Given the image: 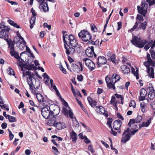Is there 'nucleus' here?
<instances>
[{"label": "nucleus", "mask_w": 155, "mask_h": 155, "mask_svg": "<svg viewBox=\"0 0 155 155\" xmlns=\"http://www.w3.org/2000/svg\"><path fill=\"white\" fill-rule=\"evenodd\" d=\"M83 61L85 62L86 65L91 71H92L95 68V64L91 60L88 58H84Z\"/></svg>", "instance_id": "14"}, {"label": "nucleus", "mask_w": 155, "mask_h": 155, "mask_svg": "<svg viewBox=\"0 0 155 155\" xmlns=\"http://www.w3.org/2000/svg\"><path fill=\"white\" fill-rule=\"evenodd\" d=\"M151 118L150 117L149 118V119L146 122H144L142 123V124H141V126L142 127H148L150 124L151 122Z\"/></svg>", "instance_id": "30"}, {"label": "nucleus", "mask_w": 155, "mask_h": 155, "mask_svg": "<svg viewBox=\"0 0 155 155\" xmlns=\"http://www.w3.org/2000/svg\"><path fill=\"white\" fill-rule=\"evenodd\" d=\"M130 128H128L125 130L123 134L121 141L124 143H125L127 141L129 140L131 137V134L130 133Z\"/></svg>", "instance_id": "11"}, {"label": "nucleus", "mask_w": 155, "mask_h": 155, "mask_svg": "<svg viewBox=\"0 0 155 155\" xmlns=\"http://www.w3.org/2000/svg\"><path fill=\"white\" fill-rule=\"evenodd\" d=\"M130 42L135 46L141 48L143 47L147 43V40H142L140 38H139L136 36H134L133 37Z\"/></svg>", "instance_id": "6"}, {"label": "nucleus", "mask_w": 155, "mask_h": 155, "mask_svg": "<svg viewBox=\"0 0 155 155\" xmlns=\"http://www.w3.org/2000/svg\"><path fill=\"white\" fill-rule=\"evenodd\" d=\"M112 121V118H109V119L107 121V125L109 126V127H112L111 125Z\"/></svg>", "instance_id": "45"}, {"label": "nucleus", "mask_w": 155, "mask_h": 155, "mask_svg": "<svg viewBox=\"0 0 155 155\" xmlns=\"http://www.w3.org/2000/svg\"><path fill=\"white\" fill-rule=\"evenodd\" d=\"M148 96L150 100H153L154 98H155V92H149Z\"/></svg>", "instance_id": "35"}, {"label": "nucleus", "mask_w": 155, "mask_h": 155, "mask_svg": "<svg viewBox=\"0 0 155 155\" xmlns=\"http://www.w3.org/2000/svg\"><path fill=\"white\" fill-rule=\"evenodd\" d=\"M110 128H111V131H110L111 134H112L113 135H114V136L116 135L117 133L116 132L114 131L113 130L112 127Z\"/></svg>", "instance_id": "60"}, {"label": "nucleus", "mask_w": 155, "mask_h": 155, "mask_svg": "<svg viewBox=\"0 0 155 155\" xmlns=\"http://www.w3.org/2000/svg\"><path fill=\"white\" fill-rule=\"evenodd\" d=\"M39 8L43 9L44 12H48L49 11V8L47 2H45L39 5Z\"/></svg>", "instance_id": "24"}, {"label": "nucleus", "mask_w": 155, "mask_h": 155, "mask_svg": "<svg viewBox=\"0 0 155 155\" xmlns=\"http://www.w3.org/2000/svg\"><path fill=\"white\" fill-rule=\"evenodd\" d=\"M107 62L106 58L103 56H99L97 58V64L99 67H100L101 65L106 64Z\"/></svg>", "instance_id": "18"}, {"label": "nucleus", "mask_w": 155, "mask_h": 155, "mask_svg": "<svg viewBox=\"0 0 155 155\" xmlns=\"http://www.w3.org/2000/svg\"><path fill=\"white\" fill-rule=\"evenodd\" d=\"M8 130L9 132V140H12L14 137V135L12 134L11 131L9 129H8Z\"/></svg>", "instance_id": "43"}, {"label": "nucleus", "mask_w": 155, "mask_h": 155, "mask_svg": "<svg viewBox=\"0 0 155 155\" xmlns=\"http://www.w3.org/2000/svg\"><path fill=\"white\" fill-rule=\"evenodd\" d=\"M122 122L119 120H117L114 121L113 124V127L115 130H119L120 127Z\"/></svg>", "instance_id": "19"}, {"label": "nucleus", "mask_w": 155, "mask_h": 155, "mask_svg": "<svg viewBox=\"0 0 155 155\" xmlns=\"http://www.w3.org/2000/svg\"><path fill=\"white\" fill-rule=\"evenodd\" d=\"M36 17H31L30 20V28L31 29L33 27V25L35 24V22Z\"/></svg>", "instance_id": "32"}, {"label": "nucleus", "mask_w": 155, "mask_h": 155, "mask_svg": "<svg viewBox=\"0 0 155 155\" xmlns=\"http://www.w3.org/2000/svg\"><path fill=\"white\" fill-rule=\"evenodd\" d=\"M136 102L134 100H132L130 101L129 105L130 107H132L133 108H135L136 107Z\"/></svg>", "instance_id": "39"}, {"label": "nucleus", "mask_w": 155, "mask_h": 155, "mask_svg": "<svg viewBox=\"0 0 155 155\" xmlns=\"http://www.w3.org/2000/svg\"><path fill=\"white\" fill-rule=\"evenodd\" d=\"M68 114L69 115V117L73 119V114L72 111V110H69V112H68Z\"/></svg>", "instance_id": "49"}, {"label": "nucleus", "mask_w": 155, "mask_h": 155, "mask_svg": "<svg viewBox=\"0 0 155 155\" xmlns=\"http://www.w3.org/2000/svg\"><path fill=\"white\" fill-rule=\"evenodd\" d=\"M120 77L117 74L114 73L113 74L111 77L110 76L107 75L105 78V80L107 87L109 89H115V84L119 81Z\"/></svg>", "instance_id": "4"}, {"label": "nucleus", "mask_w": 155, "mask_h": 155, "mask_svg": "<svg viewBox=\"0 0 155 155\" xmlns=\"http://www.w3.org/2000/svg\"><path fill=\"white\" fill-rule=\"evenodd\" d=\"M64 107H63L62 109L63 113L65 116H68L69 110L71 109L70 108L67 102L65 101L64 103Z\"/></svg>", "instance_id": "22"}, {"label": "nucleus", "mask_w": 155, "mask_h": 155, "mask_svg": "<svg viewBox=\"0 0 155 155\" xmlns=\"http://www.w3.org/2000/svg\"><path fill=\"white\" fill-rule=\"evenodd\" d=\"M9 28L8 27H5L4 29H2L0 31V38H3L5 37L6 35V32H9Z\"/></svg>", "instance_id": "23"}, {"label": "nucleus", "mask_w": 155, "mask_h": 155, "mask_svg": "<svg viewBox=\"0 0 155 155\" xmlns=\"http://www.w3.org/2000/svg\"><path fill=\"white\" fill-rule=\"evenodd\" d=\"M42 102H43V106H45L44 107H49L51 105L50 101L46 97H45V99L43 100Z\"/></svg>", "instance_id": "26"}, {"label": "nucleus", "mask_w": 155, "mask_h": 155, "mask_svg": "<svg viewBox=\"0 0 155 155\" xmlns=\"http://www.w3.org/2000/svg\"><path fill=\"white\" fill-rule=\"evenodd\" d=\"M8 118V119L9 121L10 122H13L16 121V118L15 117L10 116L9 115H7Z\"/></svg>", "instance_id": "37"}, {"label": "nucleus", "mask_w": 155, "mask_h": 155, "mask_svg": "<svg viewBox=\"0 0 155 155\" xmlns=\"http://www.w3.org/2000/svg\"><path fill=\"white\" fill-rule=\"evenodd\" d=\"M60 69L64 74L66 73V71L65 69H64L62 65H61L60 67Z\"/></svg>", "instance_id": "53"}, {"label": "nucleus", "mask_w": 155, "mask_h": 155, "mask_svg": "<svg viewBox=\"0 0 155 155\" xmlns=\"http://www.w3.org/2000/svg\"><path fill=\"white\" fill-rule=\"evenodd\" d=\"M23 74V77L26 76V77L27 81L31 89L33 90V88L37 89L39 88L40 85V81L34 77L35 75L33 73L29 71H24Z\"/></svg>", "instance_id": "3"}, {"label": "nucleus", "mask_w": 155, "mask_h": 155, "mask_svg": "<svg viewBox=\"0 0 155 155\" xmlns=\"http://www.w3.org/2000/svg\"><path fill=\"white\" fill-rule=\"evenodd\" d=\"M146 25L147 23L146 22L141 23V24L140 27L142 28L143 30H144L146 29Z\"/></svg>", "instance_id": "48"}, {"label": "nucleus", "mask_w": 155, "mask_h": 155, "mask_svg": "<svg viewBox=\"0 0 155 155\" xmlns=\"http://www.w3.org/2000/svg\"><path fill=\"white\" fill-rule=\"evenodd\" d=\"M78 64L80 68L78 65L76 64H75L74 66V68L77 69L76 70H75L74 71L77 72H78L79 71H82L83 70V66L81 62H79Z\"/></svg>", "instance_id": "28"}, {"label": "nucleus", "mask_w": 155, "mask_h": 155, "mask_svg": "<svg viewBox=\"0 0 155 155\" xmlns=\"http://www.w3.org/2000/svg\"><path fill=\"white\" fill-rule=\"evenodd\" d=\"M117 115L118 118L122 120H124V118L120 114L118 113L117 114Z\"/></svg>", "instance_id": "63"}, {"label": "nucleus", "mask_w": 155, "mask_h": 155, "mask_svg": "<svg viewBox=\"0 0 155 155\" xmlns=\"http://www.w3.org/2000/svg\"><path fill=\"white\" fill-rule=\"evenodd\" d=\"M148 4L149 6L155 4V0H146L143 1L141 3V6L138 5L137 8L138 13L145 16L147 13Z\"/></svg>", "instance_id": "5"}, {"label": "nucleus", "mask_w": 155, "mask_h": 155, "mask_svg": "<svg viewBox=\"0 0 155 155\" xmlns=\"http://www.w3.org/2000/svg\"><path fill=\"white\" fill-rule=\"evenodd\" d=\"M84 141L86 143H91V141L86 136L84 137Z\"/></svg>", "instance_id": "54"}, {"label": "nucleus", "mask_w": 155, "mask_h": 155, "mask_svg": "<svg viewBox=\"0 0 155 155\" xmlns=\"http://www.w3.org/2000/svg\"><path fill=\"white\" fill-rule=\"evenodd\" d=\"M91 29L92 31H94V32H96L97 31V29L96 26L94 25H91Z\"/></svg>", "instance_id": "56"}, {"label": "nucleus", "mask_w": 155, "mask_h": 155, "mask_svg": "<svg viewBox=\"0 0 155 155\" xmlns=\"http://www.w3.org/2000/svg\"><path fill=\"white\" fill-rule=\"evenodd\" d=\"M146 89L147 91L149 90L150 91L149 92H154V90L152 84L150 83L149 84L148 86V87Z\"/></svg>", "instance_id": "34"}, {"label": "nucleus", "mask_w": 155, "mask_h": 155, "mask_svg": "<svg viewBox=\"0 0 155 155\" xmlns=\"http://www.w3.org/2000/svg\"><path fill=\"white\" fill-rule=\"evenodd\" d=\"M31 12L32 13V17H36V14L35 11L34 10L33 8H31Z\"/></svg>", "instance_id": "55"}, {"label": "nucleus", "mask_w": 155, "mask_h": 155, "mask_svg": "<svg viewBox=\"0 0 155 155\" xmlns=\"http://www.w3.org/2000/svg\"><path fill=\"white\" fill-rule=\"evenodd\" d=\"M137 18L140 21H143V16L140 15H137Z\"/></svg>", "instance_id": "59"}, {"label": "nucleus", "mask_w": 155, "mask_h": 155, "mask_svg": "<svg viewBox=\"0 0 155 155\" xmlns=\"http://www.w3.org/2000/svg\"><path fill=\"white\" fill-rule=\"evenodd\" d=\"M140 97L139 100L143 101L145 99V97L147 94V91L144 88H142L140 91Z\"/></svg>", "instance_id": "21"}, {"label": "nucleus", "mask_w": 155, "mask_h": 155, "mask_svg": "<svg viewBox=\"0 0 155 155\" xmlns=\"http://www.w3.org/2000/svg\"><path fill=\"white\" fill-rule=\"evenodd\" d=\"M25 153L26 155H30L31 154V152L30 150L27 149L25 150Z\"/></svg>", "instance_id": "64"}, {"label": "nucleus", "mask_w": 155, "mask_h": 155, "mask_svg": "<svg viewBox=\"0 0 155 155\" xmlns=\"http://www.w3.org/2000/svg\"><path fill=\"white\" fill-rule=\"evenodd\" d=\"M16 34L17 35V36H16V37H17V38H18L19 39V40H20V39H21L22 41H25L24 39V38H23L21 35L18 31H17Z\"/></svg>", "instance_id": "41"}, {"label": "nucleus", "mask_w": 155, "mask_h": 155, "mask_svg": "<svg viewBox=\"0 0 155 155\" xmlns=\"http://www.w3.org/2000/svg\"><path fill=\"white\" fill-rule=\"evenodd\" d=\"M131 72L134 76H136V79H138L139 78L138 76V70L137 69L135 71V69L132 68L131 69Z\"/></svg>", "instance_id": "31"}, {"label": "nucleus", "mask_w": 155, "mask_h": 155, "mask_svg": "<svg viewBox=\"0 0 155 155\" xmlns=\"http://www.w3.org/2000/svg\"><path fill=\"white\" fill-rule=\"evenodd\" d=\"M50 82L51 87L52 88H53V89L56 91V92L57 93V94H58V93L59 94V93L58 92V91L57 90L56 86L54 84H53V80L52 79H51L50 80Z\"/></svg>", "instance_id": "33"}, {"label": "nucleus", "mask_w": 155, "mask_h": 155, "mask_svg": "<svg viewBox=\"0 0 155 155\" xmlns=\"http://www.w3.org/2000/svg\"><path fill=\"white\" fill-rule=\"evenodd\" d=\"M115 96L117 98H120V99H122V98H124L121 95L117 93L115 94Z\"/></svg>", "instance_id": "61"}, {"label": "nucleus", "mask_w": 155, "mask_h": 155, "mask_svg": "<svg viewBox=\"0 0 155 155\" xmlns=\"http://www.w3.org/2000/svg\"><path fill=\"white\" fill-rule=\"evenodd\" d=\"M14 45L11 42L9 43L8 47L10 49V54L12 56H13L16 59H18L19 58L18 53L15 51Z\"/></svg>", "instance_id": "13"}, {"label": "nucleus", "mask_w": 155, "mask_h": 155, "mask_svg": "<svg viewBox=\"0 0 155 155\" xmlns=\"http://www.w3.org/2000/svg\"><path fill=\"white\" fill-rule=\"evenodd\" d=\"M78 36L79 38L85 42H86L90 40L92 38L90 33L87 30H82L78 33Z\"/></svg>", "instance_id": "7"}, {"label": "nucleus", "mask_w": 155, "mask_h": 155, "mask_svg": "<svg viewBox=\"0 0 155 155\" xmlns=\"http://www.w3.org/2000/svg\"><path fill=\"white\" fill-rule=\"evenodd\" d=\"M36 97L39 102H42L45 99V97H44L40 94H37Z\"/></svg>", "instance_id": "29"}, {"label": "nucleus", "mask_w": 155, "mask_h": 155, "mask_svg": "<svg viewBox=\"0 0 155 155\" xmlns=\"http://www.w3.org/2000/svg\"><path fill=\"white\" fill-rule=\"evenodd\" d=\"M52 149H53V152L54 154L55 155H58V151L57 148L54 146L52 147Z\"/></svg>", "instance_id": "42"}, {"label": "nucleus", "mask_w": 155, "mask_h": 155, "mask_svg": "<svg viewBox=\"0 0 155 155\" xmlns=\"http://www.w3.org/2000/svg\"><path fill=\"white\" fill-rule=\"evenodd\" d=\"M14 42L16 44L20 43L18 47L20 49L21 51L23 50L26 46V42L25 41H20V40H17V37H15L14 40Z\"/></svg>", "instance_id": "16"}, {"label": "nucleus", "mask_w": 155, "mask_h": 155, "mask_svg": "<svg viewBox=\"0 0 155 155\" xmlns=\"http://www.w3.org/2000/svg\"><path fill=\"white\" fill-rule=\"evenodd\" d=\"M41 114L42 116L45 119H49L51 120V117H53L54 119V117L51 115V111L47 107H44L42 108Z\"/></svg>", "instance_id": "10"}, {"label": "nucleus", "mask_w": 155, "mask_h": 155, "mask_svg": "<svg viewBox=\"0 0 155 155\" xmlns=\"http://www.w3.org/2000/svg\"><path fill=\"white\" fill-rule=\"evenodd\" d=\"M70 136L72 139V141L73 143H75L78 138V136L76 133L73 130L70 133Z\"/></svg>", "instance_id": "25"}, {"label": "nucleus", "mask_w": 155, "mask_h": 155, "mask_svg": "<svg viewBox=\"0 0 155 155\" xmlns=\"http://www.w3.org/2000/svg\"><path fill=\"white\" fill-rule=\"evenodd\" d=\"M87 100L90 105L92 107H94L97 105V102L95 100H93L91 97H88Z\"/></svg>", "instance_id": "27"}, {"label": "nucleus", "mask_w": 155, "mask_h": 155, "mask_svg": "<svg viewBox=\"0 0 155 155\" xmlns=\"http://www.w3.org/2000/svg\"><path fill=\"white\" fill-rule=\"evenodd\" d=\"M120 71L124 74H127L130 71L129 67L125 64H123L121 66Z\"/></svg>", "instance_id": "20"}, {"label": "nucleus", "mask_w": 155, "mask_h": 155, "mask_svg": "<svg viewBox=\"0 0 155 155\" xmlns=\"http://www.w3.org/2000/svg\"><path fill=\"white\" fill-rule=\"evenodd\" d=\"M48 125L50 126H54L56 127L58 130H61L65 127V125L63 122H58L55 120H49L47 123Z\"/></svg>", "instance_id": "8"}, {"label": "nucleus", "mask_w": 155, "mask_h": 155, "mask_svg": "<svg viewBox=\"0 0 155 155\" xmlns=\"http://www.w3.org/2000/svg\"><path fill=\"white\" fill-rule=\"evenodd\" d=\"M96 110L98 113L104 115L106 117H108V115L105 108L102 106H97L96 107Z\"/></svg>", "instance_id": "17"}, {"label": "nucleus", "mask_w": 155, "mask_h": 155, "mask_svg": "<svg viewBox=\"0 0 155 155\" xmlns=\"http://www.w3.org/2000/svg\"><path fill=\"white\" fill-rule=\"evenodd\" d=\"M110 59L112 62L115 63V56L114 54L112 55L110 57Z\"/></svg>", "instance_id": "51"}, {"label": "nucleus", "mask_w": 155, "mask_h": 155, "mask_svg": "<svg viewBox=\"0 0 155 155\" xmlns=\"http://www.w3.org/2000/svg\"><path fill=\"white\" fill-rule=\"evenodd\" d=\"M77 79L78 81H81L83 80V77L81 74L78 75L77 76Z\"/></svg>", "instance_id": "50"}, {"label": "nucleus", "mask_w": 155, "mask_h": 155, "mask_svg": "<svg viewBox=\"0 0 155 155\" xmlns=\"http://www.w3.org/2000/svg\"><path fill=\"white\" fill-rule=\"evenodd\" d=\"M44 81L45 82V84H49V77L46 73H44Z\"/></svg>", "instance_id": "36"}, {"label": "nucleus", "mask_w": 155, "mask_h": 155, "mask_svg": "<svg viewBox=\"0 0 155 155\" xmlns=\"http://www.w3.org/2000/svg\"><path fill=\"white\" fill-rule=\"evenodd\" d=\"M142 120V117L141 116H138L136 119H130L128 124V125L130 127H132L130 129H133L136 127L137 125L136 123L140 122Z\"/></svg>", "instance_id": "12"}, {"label": "nucleus", "mask_w": 155, "mask_h": 155, "mask_svg": "<svg viewBox=\"0 0 155 155\" xmlns=\"http://www.w3.org/2000/svg\"><path fill=\"white\" fill-rule=\"evenodd\" d=\"M88 150L90 151L91 153H93L94 152V151L93 147V146L92 145H89L88 147Z\"/></svg>", "instance_id": "46"}, {"label": "nucleus", "mask_w": 155, "mask_h": 155, "mask_svg": "<svg viewBox=\"0 0 155 155\" xmlns=\"http://www.w3.org/2000/svg\"><path fill=\"white\" fill-rule=\"evenodd\" d=\"M140 109L141 111L144 112L145 111V104L144 102H142L140 104Z\"/></svg>", "instance_id": "40"}, {"label": "nucleus", "mask_w": 155, "mask_h": 155, "mask_svg": "<svg viewBox=\"0 0 155 155\" xmlns=\"http://www.w3.org/2000/svg\"><path fill=\"white\" fill-rule=\"evenodd\" d=\"M1 107L2 109H3V108L5 109L7 111H8L9 110V108L8 107V106L6 104L2 105Z\"/></svg>", "instance_id": "57"}, {"label": "nucleus", "mask_w": 155, "mask_h": 155, "mask_svg": "<svg viewBox=\"0 0 155 155\" xmlns=\"http://www.w3.org/2000/svg\"><path fill=\"white\" fill-rule=\"evenodd\" d=\"M118 28L117 29V30H120L122 27V22H119L117 23Z\"/></svg>", "instance_id": "52"}, {"label": "nucleus", "mask_w": 155, "mask_h": 155, "mask_svg": "<svg viewBox=\"0 0 155 155\" xmlns=\"http://www.w3.org/2000/svg\"><path fill=\"white\" fill-rule=\"evenodd\" d=\"M25 47L26 48V51H27V53H29L30 54L31 56H32L33 58H34V55L33 53H31L30 49L26 46H25Z\"/></svg>", "instance_id": "44"}, {"label": "nucleus", "mask_w": 155, "mask_h": 155, "mask_svg": "<svg viewBox=\"0 0 155 155\" xmlns=\"http://www.w3.org/2000/svg\"><path fill=\"white\" fill-rule=\"evenodd\" d=\"M110 146L111 147V149L112 150H114V151L115 152V154H117V153H118V151L117 149H116L115 148H114L113 147L112 144H111Z\"/></svg>", "instance_id": "58"}, {"label": "nucleus", "mask_w": 155, "mask_h": 155, "mask_svg": "<svg viewBox=\"0 0 155 155\" xmlns=\"http://www.w3.org/2000/svg\"><path fill=\"white\" fill-rule=\"evenodd\" d=\"M150 51L151 56L153 60H152L148 53H147V61L144 62L143 64L147 69V73L150 78H154V70L155 65V53L154 51L150 49Z\"/></svg>", "instance_id": "2"}, {"label": "nucleus", "mask_w": 155, "mask_h": 155, "mask_svg": "<svg viewBox=\"0 0 155 155\" xmlns=\"http://www.w3.org/2000/svg\"><path fill=\"white\" fill-rule=\"evenodd\" d=\"M8 73L9 75H14V73L13 70L11 68H9V70L8 71Z\"/></svg>", "instance_id": "47"}, {"label": "nucleus", "mask_w": 155, "mask_h": 155, "mask_svg": "<svg viewBox=\"0 0 155 155\" xmlns=\"http://www.w3.org/2000/svg\"><path fill=\"white\" fill-rule=\"evenodd\" d=\"M85 52L87 55L90 57H96L97 55L94 52V47L91 46V47H88L85 51Z\"/></svg>", "instance_id": "15"}, {"label": "nucleus", "mask_w": 155, "mask_h": 155, "mask_svg": "<svg viewBox=\"0 0 155 155\" xmlns=\"http://www.w3.org/2000/svg\"><path fill=\"white\" fill-rule=\"evenodd\" d=\"M63 40L64 43V48L66 50V53L67 55H73L75 52L74 48L72 47H70L68 48L66 45L68 47L71 45L74 47H75L78 45V42L76 41L74 36L72 34L68 35L66 34L63 36Z\"/></svg>", "instance_id": "1"}, {"label": "nucleus", "mask_w": 155, "mask_h": 155, "mask_svg": "<svg viewBox=\"0 0 155 155\" xmlns=\"http://www.w3.org/2000/svg\"><path fill=\"white\" fill-rule=\"evenodd\" d=\"M7 126V124L6 123H3L1 125V127L2 129H5L6 128Z\"/></svg>", "instance_id": "62"}, {"label": "nucleus", "mask_w": 155, "mask_h": 155, "mask_svg": "<svg viewBox=\"0 0 155 155\" xmlns=\"http://www.w3.org/2000/svg\"><path fill=\"white\" fill-rule=\"evenodd\" d=\"M138 25V23L136 22H135L134 25V26L131 29H129L128 30V32H132L134 31L135 29H136Z\"/></svg>", "instance_id": "38"}, {"label": "nucleus", "mask_w": 155, "mask_h": 155, "mask_svg": "<svg viewBox=\"0 0 155 155\" xmlns=\"http://www.w3.org/2000/svg\"><path fill=\"white\" fill-rule=\"evenodd\" d=\"M49 108L51 111V115L54 118V119H53V117H51L50 120H55L56 117L55 116L58 115L60 112L59 108L57 106L54 104H51Z\"/></svg>", "instance_id": "9"}]
</instances>
